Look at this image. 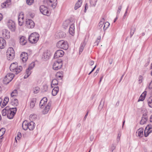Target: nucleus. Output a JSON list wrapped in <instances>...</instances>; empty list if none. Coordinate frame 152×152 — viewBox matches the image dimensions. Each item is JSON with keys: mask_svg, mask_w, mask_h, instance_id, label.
Returning <instances> with one entry per match:
<instances>
[{"mask_svg": "<svg viewBox=\"0 0 152 152\" xmlns=\"http://www.w3.org/2000/svg\"><path fill=\"white\" fill-rule=\"evenodd\" d=\"M17 111L16 107H6L2 111V114L3 116H7L10 119L13 118Z\"/></svg>", "mask_w": 152, "mask_h": 152, "instance_id": "nucleus-1", "label": "nucleus"}, {"mask_svg": "<svg viewBox=\"0 0 152 152\" xmlns=\"http://www.w3.org/2000/svg\"><path fill=\"white\" fill-rule=\"evenodd\" d=\"M10 69L11 71L17 74L22 71L23 68L21 66H18L17 63L15 62L11 64Z\"/></svg>", "mask_w": 152, "mask_h": 152, "instance_id": "nucleus-2", "label": "nucleus"}, {"mask_svg": "<svg viewBox=\"0 0 152 152\" xmlns=\"http://www.w3.org/2000/svg\"><path fill=\"white\" fill-rule=\"evenodd\" d=\"M39 34L36 32L31 34L28 38L29 42L32 44L36 43L39 39Z\"/></svg>", "mask_w": 152, "mask_h": 152, "instance_id": "nucleus-3", "label": "nucleus"}, {"mask_svg": "<svg viewBox=\"0 0 152 152\" xmlns=\"http://www.w3.org/2000/svg\"><path fill=\"white\" fill-rule=\"evenodd\" d=\"M57 47L59 48L66 50L68 48V45L66 41L61 40L58 42L56 44Z\"/></svg>", "mask_w": 152, "mask_h": 152, "instance_id": "nucleus-4", "label": "nucleus"}, {"mask_svg": "<svg viewBox=\"0 0 152 152\" xmlns=\"http://www.w3.org/2000/svg\"><path fill=\"white\" fill-rule=\"evenodd\" d=\"M14 77V75L12 73L7 74L4 79V83L7 84L12 80Z\"/></svg>", "mask_w": 152, "mask_h": 152, "instance_id": "nucleus-5", "label": "nucleus"}, {"mask_svg": "<svg viewBox=\"0 0 152 152\" xmlns=\"http://www.w3.org/2000/svg\"><path fill=\"white\" fill-rule=\"evenodd\" d=\"M62 66V61L59 60L55 61L53 65V69L54 70H57L60 69Z\"/></svg>", "mask_w": 152, "mask_h": 152, "instance_id": "nucleus-6", "label": "nucleus"}, {"mask_svg": "<svg viewBox=\"0 0 152 152\" xmlns=\"http://www.w3.org/2000/svg\"><path fill=\"white\" fill-rule=\"evenodd\" d=\"M40 10L43 15L47 16H49L50 13L49 12L47 7L44 5H42L40 7Z\"/></svg>", "mask_w": 152, "mask_h": 152, "instance_id": "nucleus-7", "label": "nucleus"}, {"mask_svg": "<svg viewBox=\"0 0 152 152\" xmlns=\"http://www.w3.org/2000/svg\"><path fill=\"white\" fill-rule=\"evenodd\" d=\"M48 6L52 7L53 9H54L56 7L57 1V0H45Z\"/></svg>", "mask_w": 152, "mask_h": 152, "instance_id": "nucleus-8", "label": "nucleus"}, {"mask_svg": "<svg viewBox=\"0 0 152 152\" xmlns=\"http://www.w3.org/2000/svg\"><path fill=\"white\" fill-rule=\"evenodd\" d=\"M8 26L9 28L12 31H14L15 29V23L11 20H9L8 23Z\"/></svg>", "mask_w": 152, "mask_h": 152, "instance_id": "nucleus-9", "label": "nucleus"}, {"mask_svg": "<svg viewBox=\"0 0 152 152\" xmlns=\"http://www.w3.org/2000/svg\"><path fill=\"white\" fill-rule=\"evenodd\" d=\"M152 132V125H148L147 126L144 130V135L145 137H147L148 134Z\"/></svg>", "mask_w": 152, "mask_h": 152, "instance_id": "nucleus-10", "label": "nucleus"}, {"mask_svg": "<svg viewBox=\"0 0 152 152\" xmlns=\"http://www.w3.org/2000/svg\"><path fill=\"white\" fill-rule=\"evenodd\" d=\"M26 26L29 28H33L35 26L34 22L30 19H26Z\"/></svg>", "mask_w": 152, "mask_h": 152, "instance_id": "nucleus-11", "label": "nucleus"}, {"mask_svg": "<svg viewBox=\"0 0 152 152\" xmlns=\"http://www.w3.org/2000/svg\"><path fill=\"white\" fill-rule=\"evenodd\" d=\"M64 52L62 50H57L55 53L54 58H57L59 57H62L64 55Z\"/></svg>", "mask_w": 152, "mask_h": 152, "instance_id": "nucleus-12", "label": "nucleus"}, {"mask_svg": "<svg viewBox=\"0 0 152 152\" xmlns=\"http://www.w3.org/2000/svg\"><path fill=\"white\" fill-rule=\"evenodd\" d=\"M2 35L5 39H9L10 38V32L7 29H4L2 30Z\"/></svg>", "mask_w": 152, "mask_h": 152, "instance_id": "nucleus-13", "label": "nucleus"}, {"mask_svg": "<svg viewBox=\"0 0 152 152\" xmlns=\"http://www.w3.org/2000/svg\"><path fill=\"white\" fill-rule=\"evenodd\" d=\"M51 105V102H49L48 104L45 106V108L42 111V113L43 114H45L48 113L50 109Z\"/></svg>", "mask_w": 152, "mask_h": 152, "instance_id": "nucleus-14", "label": "nucleus"}, {"mask_svg": "<svg viewBox=\"0 0 152 152\" xmlns=\"http://www.w3.org/2000/svg\"><path fill=\"white\" fill-rule=\"evenodd\" d=\"M10 104L14 107L16 106L18 104V100L15 98H10Z\"/></svg>", "mask_w": 152, "mask_h": 152, "instance_id": "nucleus-15", "label": "nucleus"}, {"mask_svg": "<svg viewBox=\"0 0 152 152\" xmlns=\"http://www.w3.org/2000/svg\"><path fill=\"white\" fill-rule=\"evenodd\" d=\"M21 59L23 62H26L28 58V55L25 52H22L20 56Z\"/></svg>", "mask_w": 152, "mask_h": 152, "instance_id": "nucleus-16", "label": "nucleus"}, {"mask_svg": "<svg viewBox=\"0 0 152 152\" xmlns=\"http://www.w3.org/2000/svg\"><path fill=\"white\" fill-rule=\"evenodd\" d=\"M48 101L47 98L46 97H44L41 99L39 103V106L41 108H42L43 106H45V104H46Z\"/></svg>", "mask_w": 152, "mask_h": 152, "instance_id": "nucleus-17", "label": "nucleus"}, {"mask_svg": "<svg viewBox=\"0 0 152 152\" xmlns=\"http://www.w3.org/2000/svg\"><path fill=\"white\" fill-rule=\"evenodd\" d=\"M143 129L142 128H139L137 131L136 135L139 137H142L143 136Z\"/></svg>", "mask_w": 152, "mask_h": 152, "instance_id": "nucleus-18", "label": "nucleus"}, {"mask_svg": "<svg viewBox=\"0 0 152 152\" xmlns=\"http://www.w3.org/2000/svg\"><path fill=\"white\" fill-rule=\"evenodd\" d=\"M6 41L2 37H0V48L3 49L6 46Z\"/></svg>", "mask_w": 152, "mask_h": 152, "instance_id": "nucleus-19", "label": "nucleus"}, {"mask_svg": "<svg viewBox=\"0 0 152 152\" xmlns=\"http://www.w3.org/2000/svg\"><path fill=\"white\" fill-rule=\"evenodd\" d=\"M43 56V57H42V58L44 57L45 59L47 60L50 58V54L48 52V51L47 50L44 52Z\"/></svg>", "mask_w": 152, "mask_h": 152, "instance_id": "nucleus-20", "label": "nucleus"}, {"mask_svg": "<svg viewBox=\"0 0 152 152\" xmlns=\"http://www.w3.org/2000/svg\"><path fill=\"white\" fill-rule=\"evenodd\" d=\"M35 124L32 121H31L28 124V129L30 130H32L35 128Z\"/></svg>", "mask_w": 152, "mask_h": 152, "instance_id": "nucleus-21", "label": "nucleus"}, {"mask_svg": "<svg viewBox=\"0 0 152 152\" xmlns=\"http://www.w3.org/2000/svg\"><path fill=\"white\" fill-rule=\"evenodd\" d=\"M28 122L26 120L25 121L23 122L22 126L24 130H26L28 129Z\"/></svg>", "mask_w": 152, "mask_h": 152, "instance_id": "nucleus-22", "label": "nucleus"}, {"mask_svg": "<svg viewBox=\"0 0 152 152\" xmlns=\"http://www.w3.org/2000/svg\"><path fill=\"white\" fill-rule=\"evenodd\" d=\"M147 92L145 91L140 96L138 100V102L140 101H143L145 99L146 96V95Z\"/></svg>", "mask_w": 152, "mask_h": 152, "instance_id": "nucleus-23", "label": "nucleus"}, {"mask_svg": "<svg viewBox=\"0 0 152 152\" xmlns=\"http://www.w3.org/2000/svg\"><path fill=\"white\" fill-rule=\"evenodd\" d=\"M74 24H72L70 26L69 30V33L70 34L72 35H73L74 34Z\"/></svg>", "mask_w": 152, "mask_h": 152, "instance_id": "nucleus-24", "label": "nucleus"}, {"mask_svg": "<svg viewBox=\"0 0 152 152\" xmlns=\"http://www.w3.org/2000/svg\"><path fill=\"white\" fill-rule=\"evenodd\" d=\"M36 101V98H33L31 99L30 104V107L31 108H33L34 107Z\"/></svg>", "mask_w": 152, "mask_h": 152, "instance_id": "nucleus-25", "label": "nucleus"}, {"mask_svg": "<svg viewBox=\"0 0 152 152\" xmlns=\"http://www.w3.org/2000/svg\"><path fill=\"white\" fill-rule=\"evenodd\" d=\"M59 91V87L58 86L55 87L52 91V94L53 96L56 95Z\"/></svg>", "mask_w": 152, "mask_h": 152, "instance_id": "nucleus-26", "label": "nucleus"}, {"mask_svg": "<svg viewBox=\"0 0 152 152\" xmlns=\"http://www.w3.org/2000/svg\"><path fill=\"white\" fill-rule=\"evenodd\" d=\"M63 76V72L62 71H59L56 73V77L57 79H59V78L60 79H62Z\"/></svg>", "mask_w": 152, "mask_h": 152, "instance_id": "nucleus-27", "label": "nucleus"}, {"mask_svg": "<svg viewBox=\"0 0 152 152\" xmlns=\"http://www.w3.org/2000/svg\"><path fill=\"white\" fill-rule=\"evenodd\" d=\"M148 118L146 115H143L142 117V119L140 121V124H144L147 121Z\"/></svg>", "mask_w": 152, "mask_h": 152, "instance_id": "nucleus-28", "label": "nucleus"}, {"mask_svg": "<svg viewBox=\"0 0 152 152\" xmlns=\"http://www.w3.org/2000/svg\"><path fill=\"white\" fill-rule=\"evenodd\" d=\"M20 44L22 45H25L27 42V40L25 39V37L24 36H22L20 38Z\"/></svg>", "mask_w": 152, "mask_h": 152, "instance_id": "nucleus-29", "label": "nucleus"}, {"mask_svg": "<svg viewBox=\"0 0 152 152\" xmlns=\"http://www.w3.org/2000/svg\"><path fill=\"white\" fill-rule=\"evenodd\" d=\"M86 45V43H85V41H84L81 44L79 49V54H80L81 53V52L83 51Z\"/></svg>", "mask_w": 152, "mask_h": 152, "instance_id": "nucleus-30", "label": "nucleus"}, {"mask_svg": "<svg viewBox=\"0 0 152 152\" xmlns=\"http://www.w3.org/2000/svg\"><path fill=\"white\" fill-rule=\"evenodd\" d=\"M82 2L81 0H78V1L75 4L74 7L75 9L76 10L78 8H79L81 5Z\"/></svg>", "mask_w": 152, "mask_h": 152, "instance_id": "nucleus-31", "label": "nucleus"}, {"mask_svg": "<svg viewBox=\"0 0 152 152\" xmlns=\"http://www.w3.org/2000/svg\"><path fill=\"white\" fill-rule=\"evenodd\" d=\"M6 53L8 54L15 55L14 50L12 47H10L8 49Z\"/></svg>", "mask_w": 152, "mask_h": 152, "instance_id": "nucleus-32", "label": "nucleus"}, {"mask_svg": "<svg viewBox=\"0 0 152 152\" xmlns=\"http://www.w3.org/2000/svg\"><path fill=\"white\" fill-rule=\"evenodd\" d=\"M31 70V69H29V68H28L26 69V74L24 77V79L27 78L30 75L31 73V72L30 71Z\"/></svg>", "mask_w": 152, "mask_h": 152, "instance_id": "nucleus-33", "label": "nucleus"}, {"mask_svg": "<svg viewBox=\"0 0 152 152\" xmlns=\"http://www.w3.org/2000/svg\"><path fill=\"white\" fill-rule=\"evenodd\" d=\"M58 84V80L56 79H54L52 81L51 83V87L52 88L54 87L55 85H57Z\"/></svg>", "mask_w": 152, "mask_h": 152, "instance_id": "nucleus-34", "label": "nucleus"}, {"mask_svg": "<svg viewBox=\"0 0 152 152\" xmlns=\"http://www.w3.org/2000/svg\"><path fill=\"white\" fill-rule=\"evenodd\" d=\"M15 55L14 54H8L7 53V58L9 61H11L14 58Z\"/></svg>", "mask_w": 152, "mask_h": 152, "instance_id": "nucleus-35", "label": "nucleus"}, {"mask_svg": "<svg viewBox=\"0 0 152 152\" xmlns=\"http://www.w3.org/2000/svg\"><path fill=\"white\" fill-rule=\"evenodd\" d=\"M70 22L69 20L65 21L63 23V26L64 28L66 29L69 26Z\"/></svg>", "mask_w": 152, "mask_h": 152, "instance_id": "nucleus-36", "label": "nucleus"}, {"mask_svg": "<svg viewBox=\"0 0 152 152\" xmlns=\"http://www.w3.org/2000/svg\"><path fill=\"white\" fill-rule=\"evenodd\" d=\"M148 102L149 107L152 108V96H151L148 98Z\"/></svg>", "mask_w": 152, "mask_h": 152, "instance_id": "nucleus-37", "label": "nucleus"}, {"mask_svg": "<svg viewBox=\"0 0 152 152\" xmlns=\"http://www.w3.org/2000/svg\"><path fill=\"white\" fill-rule=\"evenodd\" d=\"M104 18H103L100 22L99 24V27L101 29L102 28L104 24Z\"/></svg>", "mask_w": 152, "mask_h": 152, "instance_id": "nucleus-38", "label": "nucleus"}, {"mask_svg": "<svg viewBox=\"0 0 152 152\" xmlns=\"http://www.w3.org/2000/svg\"><path fill=\"white\" fill-rule=\"evenodd\" d=\"M136 30V28L133 27L131 28L130 32V37L131 38L132 37V36L133 35L134 32Z\"/></svg>", "mask_w": 152, "mask_h": 152, "instance_id": "nucleus-39", "label": "nucleus"}, {"mask_svg": "<svg viewBox=\"0 0 152 152\" xmlns=\"http://www.w3.org/2000/svg\"><path fill=\"white\" fill-rule=\"evenodd\" d=\"M104 24V25L103 26V29L104 30H105L110 25V23L108 22H107Z\"/></svg>", "mask_w": 152, "mask_h": 152, "instance_id": "nucleus-40", "label": "nucleus"}, {"mask_svg": "<svg viewBox=\"0 0 152 152\" xmlns=\"http://www.w3.org/2000/svg\"><path fill=\"white\" fill-rule=\"evenodd\" d=\"M21 137V134L20 132H18L16 137H15V139L16 142H17L16 138L18 140H19Z\"/></svg>", "mask_w": 152, "mask_h": 152, "instance_id": "nucleus-41", "label": "nucleus"}, {"mask_svg": "<svg viewBox=\"0 0 152 152\" xmlns=\"http://www.w3.org/2000/svg\"><path fill=\"white\" fill-rule=\"evenodd\" d=\"M30 119L31 121H33L37 118V116L36 115H31L30 116Z\"/></svg>", "mask_w": 152, "mask_h": 152, "instance_id": "nucleus-42", "label": "nucleus"}, {"mask_svg": "<svg viewBox=\"0 0 152 152\" xmlns=\"http://www.w3.org/2000/svg\"><path fill=\"white\" fill-rule=\"evenodd\" d=\"M5 132V130L4 129L2 128L0 129V137L4 135Z\"/></svg>", "mask_w": 152, "mask_h": 152, "instance_id": "nucleus-43", "label": "nucleus"}, {"mask_svg": "<svg viewBox=\"0 0 152 152\" xmlns=\"http://www.w3.org/2000/svg\"><path fill=\"white\" fill-rule=\"evenodd\" d=\"M35 63L34 62H32L29 66L28 68L30 69H32L35 66Z\"/></svg>", "mask_w": 152, "mask_h": 152, "instance_id": "nucleus-44", "label": "nucleus"}, {"mask_svg": "<svg viewBox=\"0 0 152 152\" xmlns=\"http://www.w3.org/2000/svg\"><path fill=\"white\" fill-rule=\"evenodd\" d=\"M34 2V0H26V3L28 5L32 4Z\"/></svg>", "mask_w": 152, "mask_h": 152, "instance_id": "nucleus-45", "label": "nucleus"}, {"mask_svg": "<svg viewBox=\"0 0 152 152\" xmlns=\"http://www.w3.org/2000/svg\"><path fill=\"white\" fill-rule=\"evenodd\" d=\"M6 3V5L8 7L9 6L11 5V0H7L5 2Z\"/></svg>", "mask_w": 152, "mask_h": 152, "instance_id": "nucleus-46", "label": "nucleus"}, {"mask_svg": "<svg viewBox=\"0 0 152 152\" xmlns=\"http://www.w3.org/2000/svg\"><path fill=\"white\" fill-rule=\"evenodd\" d=\"M100 40H101V37L100 36L98 37L97 38L96 41L95 42V44L97 45H98L99 42H100Z\"/></svg>", "mask_w": 152, "mask_h": 152, "instance_id": "nucleus-47", "label": "nucleus"}, {"mask_svg": "<svg viewBox=\"0 0 152 152\" xmlns=\"http://www.w3.org/2000/svg\"><path fill=\"white\" fill-rule=\"evenodd\" d=\"M143 77L142 76L140 75L138 77V82L139 84L141 83L142 82Z\"/></svg>", "mask_w": 152, "mask_h": 152, "instance_id": "nucleus-48", "label": "nucleus"}, {"mask_svg": "<svg viewBox=\"0 0 152 152\" xmlns=\"http://www.w3.org/2000/svg\"><path fill=\"white\" fill-rule=\"evenodd\" d=\"M20 15H19V17H18V21H19V24L20 26H21L22 25V22H21L20 21V18H21L22 20H23L24 18V17L22 15V17L21 18V17H20Z\"/></svg>", "mask_w": 152, "mask_h": 152, "instance_id": "nucleus-49", "label": "nucleus"}, {"mask_svg": "<svg viewBox=\"0 0 152 152\" xmlns=\"http://www.w3.org/2000/svg\"><path fill=\"white\" fill-rule=\"evenodd\" d=\"M48 89V86L46 85H44L43 86V91L44 92H46L47 91Z\"/></svg>", "mask_w": 152, "mask_h": 152, "instance_id": "nucleus-50", "label": "nucleus"}, {"mask_svg": "<svg viewBox=\"0 0 152 152\" xmlns=\"http://www.w3.org/2000/svg\"><path fill=\"white\" fill-rule=\"evenodd\" d=\"M9 101V98L8 97H6L4 98L3 102L6 103V104H7Z\"/></svg>", "mask_w": 152, "mask_h": 152, "instance_id": "nucleus-51", "label": "nucleus"}, {"mask_svg": "<svg viewBox=\"0 0 152 152\" xmlns=\"http://www.w3.org/2000/svg\"><path fill=\"white\" fill-rule=\"evenodd\" d=\"M66 34L62 32H60L59 33V35L60 37H65Z\"/></svg>", "mask_w": 152, "mask_h": 152, "instance_id": "nucleus-52", "label": "nucleus"}, {"mask_svg": "<svg viewBox=\"0 0 152 152\" xmlns=\"http://www.w3.org/2000/svg\"><path fill=\"white\" fill-rule=\"evenodd\" d=\"M39 88L37 87H36L34 89V92L35 94H37L39 92Z\"/></svg>", "mask_w": 152, "mask_h": 152, "instance_id": "nucleus-53", "label": "nucleus"}, {"mask_svg": "<svg viewBox=\"0 0 152 152\" xmlns=\"http://www.w3.org/2000/svg\"><path fill=\"white\" fill-rule=\"evenodd\" d=\"M6 3L4 2V3L1 4V7L2 8H4L5 7H7L6 5Z\"/></svg>", "mask_w": 152, "mask_h": 152, "instance_id": "nucleus-54", "label": "nucleus"}, {"mask_svg": "<svg viewBox=\"0 0 152 152\" xmlns=\"http://www.w3.org/2000/svg\"><path fill=\"white\" fill-rule=\"evenodd\" d=\"M122 8V6H120L118 7V11H117V13L119 14L120 13L121 10Z\"/></svg>", "mask_w": 152, "mask_h": 152, "instance_id": "nucleus-55", "label": "nucleus"}, {"mask_svg": "<svg viewBox=\"0 0 152 152\" xmlns=\"http://www.w3.org/2000/svg\"><path fill=\"white\" fill-rule=\"evenodd\" d=\"M13 94H14L15 95H16V96L17 95V91L16 90H14L12 92V95Z\"/></svg>", "mask_w": 152, "mask_h": 152, "instance_id": "nucleus-56", "label": "nucleus"}, {"mask_svg": "<svg viewBox=\"0 0 152 152\" xmlns=\"http://www.w3.org/2000/svg\"><path fill=\"white\" fill-rule=\"evenodd\" d=\"M115 148V147L114 145L112 146L111 147L110 152H113V150Z\"/></svg>", "mask_w": 152, "mask_h": 152, "instance_id": "nucleus-57", "label": "nucleus"}, {"mask_svg": "<svg viewBox=\"0 0 152 152\" xmlns=\"http://www.w3.org/2000/svg\"><path fill=\"white\" fill-rule=\"evenodd\" d=\"M88 8V5L87 4H86V5L85 6V12H86V11L87 10V9Z\"/></svg>", "mask_w": 152, "mask_h": 152, "instance_id": "nucleus-58", "label": "nucleus"}, {"mask_svg": "<svg viewBox=\"0 0 152 152\" xmlns=\"http://www.w3.org/2000/svg\"><path fill=\"white\" fill-rule=\"evenodd\" d=\"M89 64L91 66L93 65L94 64V62L93 61H91L89 63Z\"/></svg>", "mask_w": 152, "mask_h": 152, "instance_id": "nucleus-59", "label": "nucleus"}, {"mask_svg": "<svg viewBox=\"0 0 152 152\" xmlns=\"http://www.w3.org/2000/svg\"><path fill=\"white\" fill-rule=\"evenodd\" d=\"M148 88L150 89L152 88V82H151L150 83L149 85Z\"/></svg>", "mask_w": 152, "mask_h": 152, "instance_id": "nucleus-60", "label": "nucleus"}, {"mask_svg": "<svg viewBox=\"0 0 152 152\" xmlns=\"http://www.w3.org/2000/svg\"><path fill=\"white\" fill-rule=\"evenodd\" d=\"M88 111L87 113H86V114L85 117H84V120H85L88 115Z\"/></svg>", "mask_w": 152, "mask_h": 152, "instance_id": "nucleus-61", "label": "nucleus"}, {"mask_svg": "<svg viewBox=\"0 0 152 152\" xmlns=\"http://www.w3.org/2000/svg\"><path fill=\"white\" fill-rule=\"evenodd\" d=\"M16 96V95H15L14 94H13L12 95V93H11L10 98H15V97Z\"/></svg>", "mask_w": 152, "mask_h": 152, "instance_id": "nucleus-62", "label": "nucleus"}, {"mask_svg": "<svg viewBox=\"0 0 152 152\" xmlns=\"http://www.w3.org/2000/svg\"><path fill=\"white\" fill-rule=\"evenodd\" d=\"M3 18V15L1 14L0 13V21H1Z\"/></svg>", "mask_w": 152, "mask_h": 152, "instance_id": "nucleus-63", "label": "nucleus"}, {"mask_svg": "<svg viewBox=\"0 0 152 152\" xmlns=\"http://www.w3.org/2000/svg\"><path fill=\"white\" fill-rule=\"evenodd\" d=\"M34 16V14H30V16L32 18H33Z\"/></svg>", "mask_w": 152, "mask_h": 152, "instance_id": "nucleus-64", "label": "nucleus"}]
</instances>
